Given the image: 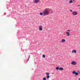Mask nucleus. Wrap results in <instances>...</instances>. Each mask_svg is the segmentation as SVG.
Listing matches in <instances>:
<instances>
[{
	"instance_id": "obj_19",
	"label": "nucleus",
	"mask_w": 80,
	"mask_h": 80,
	"mask_svg": "<svg viewBox=\"0 0 80 80\" xmlns=\"http://www.w3.org/2000/svg\"><path fill=\"white\" fill-rule=\"evenodd\" d=\"M30 56H29L28 58V60H29L30 59Z\"/></svg>"
},
{
	"instance_id": "obj_8",
	"label": "nucleus",
	"mask_w": 80,
	"mask_h": 80,
	"mask_svg": "<svg viewBox=\"0 0 80 80\" xmlns=\"http://www.w3.org/2000/svg\"><path fill=\"white\" fill-rule=\"evenodd\" d=\"M66 34L67 35V36H68V37H69V36L70 35V33H69V32H67Z\"/></svg>"
},
{
	"instance_id": "obj_15",
	"label": "nucleus",
	"mask_w": 80,
	"mask_h": 80,
	"mask_svg": "<svg viewBox=\"0 0 80 80\" xmlns=\"http://www.w3.org/2000/svg\"><path fill=\"white\" fill-rule=\"evenodd\" d=\"M47 78L48 79V78H50V76H49V75H48L47 76Z\"/></svg>"
},
{
	"instance_id": "obj_2",
	"label": "nucleus",
	"mask_w": 80,
	"mask_h": 80,
	"mask_svg": "<svg viewBox=\"0 0 80 80\" xmlns=\"http://www.w3.org/2000/svg\"><path fill=\"white\" fill-rule=\"evenodd\" d=\"M39 31H42L43 30V26H42L40 25L39 26Z\"/></svg>"
},
{
	"instance_id": "obj_22",
	"label": "nucleus",
	"mask_w": 80,
	"mask_h": 80,
	"mask_svg": "<svg viewBox=\"0 0 80 80\" xmlns=\"http://www.w3.org/2000/svg\"><path fill=\"white\" fill-rule=\"evenodd\" d=\"M73 1H75V0H72Z\"/></svg>"
},
{
	"instance_id": "obj_12",
	"label": "nucleus",
	"mask_w": 80,
	"mask_h": 80,
	"mask_svg": "<svg viewBox=\"0 0 80 80\" xmlns=\"http://www.w3.org/2000/svg\"><path fill=\"white\" fill-rule=\"evenodd\" d=\"M43 13L42 12H40L39 13V15H43Z\"/></svg>"
},
{
	"instance_id": "obj_6",
	"label": "nucleus",
	"mask_w": 80,
	"mask_h": 80,
	"mask_svg": "<svg viewBox=\"0 0 80 80\" xmlns=\"http://www.w3.org/2000/svg\"><path fill=\"white\" fill-rule=\"evenodd\" d=\"M34 2L35 3H38V2H39V0H35Z\"/></svg>"
},
{
	"instance_id": "obj_4",
	"label": "nucleus",
	"mask_w": 80,
	"mask_h": 80,
	"mask_svg": "<svg viewBox=\"0 0 80 80\" xmlns=\"http://www.w3.org/2000/svg\"><path fill=\"white\" fill-rule=\"evenodd\" d=\"M78 14V13L77 12H73L72 13V14L73 15H77Z\"/></svg>"
},
{
	"instance_id": "obj_11",
	"label": "nucleus",
	"mask_w": 80,
	"mask_h": 80,
	"mask_svg": "<svg viewBox=\"0 0 80 80\" xmlns=\"http://www.w3.org/2000/svg\"><path fill=\"white\" fill-rule=\"evenodd\" d=\"M73 3V1L72 0H70L69 1V3L71 4Z\"/></svg>"
},
{
	"instance_id": "obj_14",
	"label": "nucleus",
	"mask_w": 80,
	"mask_h": 80,
	"mask_svg": "<svg viewBox=\"0 0 80 80\" xmlns=\"http://www.w3.org/2000/svg\"><path fill=\"white\" fill-rule=\"evenodd\" d=\"M46 75L48 76L49 75H50V73H49L48 72H47L46 73Z\"/></svg>"
},
{
	"instance_id": "obj_10",
	"label": "nucleus",
	"mask_w": 80,
	"mask_h": 80,
	"mask_svg": "<svg viewBox=\"0 0 80 80\" xmlns=\"http://www.w3.org/2000/svg\"><path fill=\"white\" fill-rule=\"evenodd\" d=\"M59 70H63V68H60L59 69Z\"/></svg>"
},
{
	"instance_id": "obj_16",
	"label": "nucleus",
	"mask_w": 80,
	"mask_h": 80,
	"mask_svg": "<svg viewBox=\"0 0 80 80\" xmlns=\"http://www.w3.org/2000/svg\"><path fill=\"white\" fill-rule=\"evenodd\" d=\"M42 57L43 58H45V55H42Z\"/></svg>"
},
{
	"instance_id": "obj_13",
	"label": "nucleus",
	"mask_w": 80,
	"mask_h": 80,
	"mask_svg": "<svg viewBox=\"0 0 80 80\" xmlns=\"http://www.w3.org/2000/svg\"><path fill=\"white\" fill-rule=\"evenodd\" d=\"M56 70H59V67H56Z\"/></svg>"
},
{
	"instance_id": "obj_9",
	"label": "nucleus",
	"mask_w": 80,
	"mask_h": 80,
	"mask_svg": "<svg viewBox=\"0 0 80 80\" xmlns=\"http://www.w3.org/2000/svg\"><path fill=\"white\" fill-rule=\"evenodd\" d=\"M61 42H62V43H64V42H65V40L64 39H62Z\"/></svg>"
},
{
	"instance_id": "obj_18",
	"label": "nucleus",
	"mask_w": 80,
	"mask_h": 80,
	"mask_svg": "<svg viewBox=\"0 0 80 80\" xmlns=\"http://www.w3.org/2000/svg\"><path fill=\"white\" fill-rule=\"evenodd\" d=\"M70 30H68L67 31V32H71Z\"/></svg>"
},
{
	"instance_id": "obj_17",
	"label": "nucleus",
	"mask_w": 80,
	"mask_h": 80,
	"mask_svg": "<svg viewBox=\"0 0 80 80\" xmlns=\"http://www.w3.org/2000/svg\"><path fill=\"white\" fill-rule=\"evenodd\" d=\"M47 80V78H43V80Z\"/></svg>"
},
{
	"instance_id": "obj_7",
	"label": "nucleus",
	"mask_w": 80,
	"mask_h": 80,
	"mask_svg": "<svg viewBox=\"0 0 80 80\" xmlns=\"http://www.w3.org/2000/svg\"><path fill=\"white\" fill-rule=\"evenodd\" d=\"M77 53V51L76 50H72V53Z\"/></svg>"
},
{
	"instance_id": "obj_23",
	"label": "nucleus",
	"mask_w": 80,
	"mask_h": 80,
	"mask_svg": "<svg viewBox=\"0 0 80 80\" xmlns=\"http://www.w3.org/2000/svg\"><path fill=\"white\" fill-rule=\"evenodd\" d=\"M79 80H80V78H79Z\"/></svg>"
},
{
	"instance_id": "obj_5",
	"label": "nucleus",
	"mask_w": 80,
	"mask_h": 80,
	"mask_svg": "<svg viewBox=\"0 0 80 80\" xmlns=\"http://www.w3.org/2000/svg\"><path fill=\"white\" fill-rule=\"evenodd\" d=\"M71 64H72V65H76V62H74V61H72L71 62Z\"/></svg>"
},
{
	"instance_id": "obj_3",
	"label": "nucleus",
	"mask_w": 80,
	"mask_h": 80,
	"mask_svg": "<svg viewBox=\"0 0 80 80\" xmlns=\"http://www.w3.org/2000/svg\"><path fill=\"white\" fill-rule=\"evenodd\" d=\"M72 74H75L76 75H78V73L77 72H76V71H73L72 72Z\"/></svg>"
},
{
	"instance_id": "obj_1",
	"label": "nucleus",
	"mask_w": 80,
	"mask_h": 80,
	"mask_svg": "<svg viewBox=\"0 0 80 80\" xmlns=\"http://www.w3.org/2000/svg\"><path fill=\"white\" fill-rule=\"evenodd\" d=\"M49 13V11L47 9H46L43 12V15H44V16H45L46 15H48Z\"/></svg>"
},
{
	"instance_id": "obj_20",
	"label": "nucleus",
	"mask_w": 80,
	"mask_h": 80,
	"mask_svg": "<svg viewBox=\"0 0 80 80\" xmlns=\"http://www.w3.org/2000/svg\"><path fill=\"white\" fill-rule=\"evenodd\" d=\"M70 12H73V11H72V10H70Z\"/></svg>"
},
{
	"instance_id": "obj_21",
	"label": "nucleus",
	"mask_w": 80,
	"mask_h": 80,
	"mask_svg": "<svg viewBox=\"0 0 80 80\" xmlns=\"http://www.w3.org/2000/svg\"><path fill=\"white\" fill-rule=\"evenodd\" d=\"M78 7H80V5H78Z\"/></svg>"
}]
</instances>
